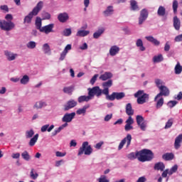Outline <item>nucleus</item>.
I'll use <instances>...</instances> for the list:
<instances>
[{
    "label": "nucleus",
    "mask_w": 182,
    "mask_h": 182,
    "mask_svg": "<svg viewBox=\"0 0 182 182\" xmlns=\"http://www.w3.org/2000/svg\"><path fill=\"white\" fill-rule=\"evenodd\" d=\"M145 38L148 40L149 42L154 43V45H156V46H158V45H160V42H159V41H157L153 36H146L145 37Z\"/></svg>",
    "instance_id": "473e14b6"
},
{
    "label": "nucleus",
    "mask_w": 182,
    "mask_h": 182,
    "mask_svg": "<svg viewBox=\"0 0 182 182\" xmlns=\"http://www.w3.org/2000/svg\"><path fill=\"white\" fill-rule=\"evenodd\" d=\"M33 134H35V132H33V129H31L26 132V139H31L33 137Z\"/></svg>",
    "instance_id": "49530a36"
},
{
    "label": "nucleus",
    "mask_w": 182,
    "mask_h": 182,
    "mask_svg": "<svg viewBox=\"0 0 182 182\" xmlns=\"http://www.w3.org/2000/svg\"><path fill=\"white\" fill-rule=\"evenodd\" d=\"M54 26H55V24L53 23L48 24L47 26L42 27L40 32H43L44 33H46L48 35V33H50V32H53Z\"/></svg>",
    "instance_id": "ddd939ff"
},
{
    "label": "nucleus",
    "mask_w": 182,
    "mask_h": 182,
    "mask_svg": "<svg viewBox=\"0 0 182 182\" xmlns=\"http://www.w3.org/2000/svg\"><path fill=\"white\" fill-rule=\"evenodd\" d=\"M88 95L89 96H91V98L93 97L95 95H96L97 97L102 96V89L98 86L93 87L92 88H88Z\"/></svg>",
    "instance_id": "0eeeda50"
},
{
    "label": "nucleus",
    "mask_w": 182,
    "mask_h": 182,
    "mask_svg": "<svg viewBox=\"0 0 182 182\" xmlns=\"http://www.w3.org/2000/svg\"><path fill=\"white\" fill-rule=\"evenodd\" d=\"M149 17V11L146 9H144L141 11L140 12V16L139 18V25H141L146 19Z\"/></svg>",
    "instance_id": "9b49d317"
},
{
    "label": "nucleus",
    "mask_w": 182,
    "mask_h": 182,
    "mask_svg": "<svg viewBox=\"0 0 182 182\" xmlns=\"http://www.w3.org/2000/svg\"><path fill=\"white\" fill-rule=\"evenodd\" d=\"M178 168V164H174L173 167H171V170H169L168 175L172 176L174 173H176L177 170Z\"/></svg>",
    "instance_id": "79ce46f5"
},
{
    "label": "nucleus",
    "mask_w": 182,
    "mask_h": 182,
    "mask_svg": "<svg viewBox=\"0 0 182 182\" xmlns=\"http://www.w3.org/2000/svg\"><path fill=\"white\" fill-rule=\"evenodd\" d=\"M182 143V134H179L176 137L175 142H174V147L176 150L180 149Z\"/></svg>",
    "instance_id": "dca6fc26"
},
{
    "label": "nucleus",
    "mask_w": 182,
    "mask_h": 182,
    "mask_svg": "<svg viewBox=\"0 0 182 182\" xmlns=\"http://www.w3.org/2000/svg\"><path fill=\"white\" fill-rule=\"evenodd\" d=\"M124 129H125L126 132L133 130V126H132V124H126V125L124 127Z\"/></svg>",
    "instance_id": "0e129e2a"
},
{
    "label": "nucleus",
    "mask_w": 182,
    "mask_h": 182,
    "mask_svg": "<svg viewBox=\"0 0 182 182\" xmlns=\"http://www.w3.org/2000/svg\"><path fill=\"white\" fill-rule=\"evenodd\" d=\"M170 48H171L170 43L169 41H166L164 47L165 51H169Z\"/></svg>",
    "instance_id": "338daca9"
},
{
    "label": "nucleus",
    "mask_w": 182,
    "mask_h": 182,
    "mask_svg": "<svg viewBox=\"0 0 182 182\" xmlns=\"http://www.w3.org/2000/svg\"><path fill=\"white\" fill-rule=\"evenodd\" d=\"M42 17H43V19L45 20V19H49L50 18V14L48 13V12H46V11H43L42 13Z\"/></svg>",
    "instance_id": "4d7b16f0"
},
{
    "label": "nucleus",
    "mask_w": 182,
    "mask_h": 182,
    "mask_svg": "<svg viewBox=\"0 0 182 182\" xmlns=\"http://www.w3.org/2000/svg\"><path fill=\"white\" fill-rule=\"evenodd\" d=\"M14 28L15 23L11 21L0 20V28L2 31L9 32V31H12Z\"/></svg>",
    "instance_id": "39448f33"
},
{
    "label": "nucleus",
    "mask_w": 182,
    "mask_h": 182,
    "mask_svg": "<svg viewBox=\"0 0 182 182\" xmlns=\"http://www.w3.org/2000/svg\"><path fill=\"white\" fill-rule=\"evenodd\" d=\"M28 49H35L36 48V43L35 41H30L27 43Z\"/></svg>",
    "instance_id": "09e8293b"
},
{
    "label": "nucleus",
    "mask_w": 182,
    "mask_h": 182,
    "mask_svg": "<svg viewBox=\"0 0 182 182\" xmlns=\"http://www.w3.org/2000/svg\"><path fill=\"white\" fill-rule=\"evenodd\" d=\"M175 41H182V34H178L175 37Z\"/></svg>",
    "instance_id": "774afa93"
},
{
    "label": "nucleus",
    "mask_w": 182,
    "mask_h": 182,
    "mask_svg": "<svg viewBox=\"0 0 182 182\" xmlns=\"http://www.w3.org/2000/svg\"><path fill=\"white\" fill-rule=\"evenodd\" d=\"M134 96L137 98L138 105H144L149 100V94L144 93V90H138Z\"/></svg>",
    "instance_id": "7ed1b4c3"
},
{
    "label": "nucleus",
    "mask_w": 182,
    "mask_h": 182,
    "mask_svg": "<svg viewBox=\"0 0 182 182\" xmlns=\"http://www.w3.org/2000/svg\"><path fill=\"white\" fill-rule=\"evenodd\" d=\"M113 77V74L112 73H105L104 74L101 75L100 79L101 80H107L108 79H112Z\"/></svg>",
    "instance_id": "5701e85b"
},
{
    "label": "nucleus",
    "mask_w": 182,
    "mask_h": 182,
    "mask_svg": "<svg viewBox=\"0 0 182 182\" xmlns=\"http://www.w3.org/2000/svg\"><path fill=\"white\" fill-rule=\"evenodd\" d=\"M164 17V20H166L168 13H166V9L165 7H163V6H161V16Z\"/></svg>",
    "instance_id": "37998d69"
},
{
    "label": "nucleus",
    "mask_w": 182,
    "mask_h": 182,
    "mask_svg": "<svg viewBox=\"0 0 182 182\" xmlns=\"http://www.w3.org/2000/svg\"><path fill=\"white\" fill-rule=\"evenodd\" d=\"M89 33H90V31H89L80 30L77 32L76 36L83 38L85 36H87V35H89Z\"/></svg>",
    "instance_id": "2f4dec72"
},
{
    "label": "nucleus",
    "mask_w": 182,
    "mask_h": 182,
    "mask_svg": "<svg viewBox=\"0 0 182 182\" xmlns=\"http://www.w3.org/2000/svg\"><path fill=\"white\" fill-rule=\"evenodd\" d=\"M45 106H46V102L39 101L35 104L34 107H36V109H42V107Z\"/></svg>",
    "instance_id": "58836bf2"
},
{
    "label": "nucleus",
    "mask_w": 182,
    "mask_h": 182,
    "mask_svg": "<svg viewBox=\"0 0 182 182\" xmlns=\"http://www.w3.org/2000/svg\"><path fill=\"white\" fill-rule=\"evenodd\" d=\"M102 95H105L107 100H109V96H110V95H109V88L104 87L103 90H102Z\"/></svg>",
    "instance_id": "6e6d98bb"
},
{
    "label": "nucleus",
    "mask_w": 182,
    "mask_h": 182,
    "mask_svg": "<svg viewBox=\"0 0 182 182\" xmlns=\"http://www.w3.org/2000/svg\"><path fill=\"white\" fill-rule=\"evenodd\" d=\"M58 19L62 23H65L69 19V15L68 13H60L58 16Z\"/></svg>",
    "instance_id": "4468645a"
},
{
    "label": "nucleus",
    "mask_w": 182,
    "mask_h": 182,
    "mask_svg": "<svg viewBox=\"0 0 182 182\" xmlns=\"http://www.w3.org/2000/svg\"><path fill=\"white\" fill-rule=\"evenodd\" d=\"M136 119L138 126H139L141 130L144 132L147 126V124H146V121H144V118L141 115H137Z\"/></svg>",
    "instance_id": "1a4fd4ad"
},
{
    "label": "nucleus",
    "mask_w": 182,
    "mask_h": 182,
    "mask_svg": "<svg viewBox=\"0 0 182 182\" xmlns=\"http://www.w3.org/2000/svg\"><path fill=\"white\" fill-rule=\"evenodd\" d=\"M120 51V48L117 46H113L109 49V55L111 56H116L117 53Z\"/></svg>",
    "instance_id": "a211bd4d"
},
{
    "label": "nucleus",
    "mask_w": 182,
    "mask_h": 182,
    "mask_svg": "<svg viewBox=\"0 0 182 182\" xmlns=\"http://www.w3.org/2000/svg\"><path fill=\"white\" fill-rule=\"evenodd\" d=\"M103 32H105V28H100L97 31L94 33L93 38H95V39H97Z\"/></svg>",
    "instance_id": "4c0bfd02"
},
{
    "label": "nucleus",
    "mask_w": 182,
    "mask_h": 182,
    "mask_svg": "<svg viewBox=\"0 0 182 182\" xmlns=\"http://www.w3.org/2000/svg\"><path fill=\"white\" fill-rule=\"evenodd\" d=\"M66 55H68V53H65V51H63L60 54V57L59 58V60H65V58H66Z\"/></svg>",
    "instance_id": "69168bd1"
},
{
    "label": "nucleus",
    "mask_w": 182,
    "mask_h": 182,
    "mask_svg": "<svg viewBox=\"0 0 182 182\" xmlns=\"http://www.w3.org/2000/svg\"><path fill=\"white\" fill-rule=\"evenodd\" d=\"M83 153L85 154V156H90V154L93 153V149H92V146L89 145V142L87 141L82 143V146L80 147L78 150L77 156H82Z\"/></svg>",
    "instance_id": "20e7f679"
},
{
    "label": "nucleus",
    "mask_w": 182,
    "mask_h": 182,
    "mask_svg": "<svg viewBox=\"0 0 182 182\" xmlns=\"http://www.w3.org/2000/svg\"><path fill=\"white\" fill-rule=\"evenodd\" d=\"M42 8H43V1H39L33 8L32 11L24 18L23 23H31V22H32V18H33V16H36V15L42 11Z\"/></svg>",
    "instance_id": "f257e3e1"
},
{
    "label": "nucleus",
    "mask_w": 182,
    "mask_h": 182,
    "mask_svg": "<svg viewBox=\"0 0 182 182\" xmlns=\"http://www.w3.org/2000/svg\"><path fill=\"white\" fill-rule=\"evenodd\" d=\"M170 95V90L166 86H161V96L168 97Z\"/></svg>",
    "instance_id": "6ab92c4d"
},
{
    "label": "nucleus",
    "mask_w": 182,
    "mask_h": 182,
    "mask_svg": "<svg viewBox=\"0 0 182 182\" xmlns=\"http://www.w3.org/2000/svg\"><path fill=\"white\" fill-rule=\"evenodd\" d=\"M126 113L128 116H133V114H134V110H133L132 107V104L128 103L126 105Z\"/></svg>",
    "instance_id": "4be33fe9"
},
{
    "label": "nucleus",
    "mask_w": 182,
    "mask_h": 182,
    "mask_svg": "<svg viewBox=\"0 0 182 182\" xmlns=\"http://www.w3.org/2000/svg\"><path fill=\"white\" fill-rule=\"evenodd\" d=\"M127 124H133L134 123V120H133V118L132 117V115H129V118L126 121Z\"/></svg>",
    "instance_id": "052dcab7"
},
{
    "label": "nucleus",
    "mask_w": 182,
    "mask_h": 182,
    "mask_svg": "<svg viewBox=\"0 0 182 182\" xmlns=\"http://www.w3.org/2000/svg\"><path fill=\"white\" fill-rule=\"evenodd\" d=\"M177 104L178 102H176V100H171L170 102H168V107L172 109L173 107H175Z\"/></svg>",
    "instance_id": "864d4df0"
},
{
    "label": "nucleus",
    "mask_w": 182,
    "mask_h": 182,
    "mask_svg": "<svg viewBox=\"0 0 182 182\" xmlns=\"http://www.w3.org/2000/svg\"><path fill=\"white\" fill-rule=\"evenodd\" d=\"M127 143V147H129L132 144V135L128 134L125 138H124L119 144L118 150H122Z\"/></svg>",
    "instance_id": "423d86ee"
},
{
    "label": "nucleus",
    "mask_w": 182,
    "mask_h": 182,
    "mask_svg": "<svg viewBox=\"0 0 182 182\" xmlns=\"http://www.w3.org/2000/svg\"><path fill=\"white\" fill-rule=\"evenodd\" d=\"M35 25L36 29L41 31L42 29V18L41 17H36Z\"/></svg>",
    "instance_id": "c756f323"
},
{
    "label": "nucleus",
    "mask_w": 182,
    "mask_h": 182,
    "mask_svg": "<svg viewBox=\"0 0 182 182\" xmlns=\"http://www.w3.org/2000/svg\"><path fill=\"white\" fill-rule=\"evenodd\" d=\"M68 123H64L63 125L60 126L55 131L56 132L57 134L60 133V132H62V130H63L65 129V127H68Z\"/></svg>",
    "instance_id": "8fccbe9b"
},
{
    "label": "nucleus",
    "mask_w": 182,
    "mask_h": 182,
    "mask_svg": "<svg viewBox=\"0 0 182 182\" xmlns=\"http://www.w3.org/2000/svg\"><path fill=\"white\" fill-rule=\"evenodd\" d=\"M92 97L88 95V96L82 95L78 97V103H82V102H89L91 100Z\"/></svg>",
    "instance_id": "bb28decb"
},
{
    "label": "nucleus",
    "mask_w": 182,
    "mask_h": 182,
    "mask_svg": "<svg viewBox=\"0 0 182 182\" xmlns=\"http://www.w3.org/2000/svg\"><path fill=\"white\" fill-rule=\"evenodd\" d=\"M154 159V154L150 149H144L139 151V161L146 163V161H151Z\"/></svg>",
    "instance_id": "f03ea898"
},
{
    "label": "nucleus",
    "mask_w": 182,
    "mask_h": 182,
    "mask_svg": "<svg viewBox=\"0 0 182 182\" xmlns=\"http://www.w3.org/2000/svg\"><path fill=\"white\" fill-rule=\"evenodd\" d=\"M113 85V81L112 80H109L107 82H105L102 83V87H107V89H109V87H112Z\"/></svg>",
    "instance_id": "ea45409f"
},
{
    "label": "nucleus",
    "mask_w": 182,
    "mask_h": 182,
    "mask_svg": "<svg viewBox=\"0 0 182 182\" xmlns=\"http://www.w3.org/2000/svg\"><path fill=\"white\" fill-rule=\"evenodd\" d=\"M42 50H43L44 53L50 55V46H49V44H43Z\"/></svg>",
    "instance_id": "72a5a7b5"
},
{
    "label": "nucleus",
    "mask_w": 182,
    "mask_h": 182,
    "mask_svg": "<svg viewBox=\"0 0 182 182\" xmlns=\"http://www.w3.org/2000/svg\"><path fill=\"white\" fill-rule=\"evenodd\" d=\"M154 101L156 102V108L159 109L160 107V93L155 97Z\"/></svg>",
    "instance_id": "5fc2aeb1"
},
{
    "label": "nucleus",
    "mask_w": 182,
    "mask_h": 182,
    "mask_svg": "<svg viewBox=\"0 0 182 182\" xmlns=\"http://www.w3.org/2000/svg\"><path fill=\"white\" fill-rule=\"evenodd\" d=\"M4 55L6 56L8 60H15L16 59V56H18L17 54H14L13 53H11L8 50L4 51Z\"/></svg>",
    "instance_id": "f3484780"
},
{
    "label": "nucleus",
    "mask_w": 182,
    "mask_h": 182,
    "mask_svg": "<svg viewBox=\"0 0 182 182\" xmlns=\"http://www.w3.org/2000/svg\"><path fill=\"white\" fill-rule=\"evenodd\" d=\"M76 106H77V102L74 100H70L64 105L63 110L68 112V110H70V109H73V107H76Z\"/></svg>",
    "instance_id": "f8f14e48"
},
{
    "label": "nucleus",
    "mask_w": 182,
    "mask_h": 182,
    "mask_svg": "<svg viewBox=\"0 0 182 182\" xmlns=\"http://www.w3.org/2000/svg\"><path fill=\"white\" fill-rule=\"evenodd\" d=\"M38 139H39V134H36L34 137L31 138L29 141V146L31 147H33L35 144H36V141H38Z\"/></svg>",
    "instance_id": "7c9ffc66"
},
{
    "label": "nucleus",
    "mask_w": 182,
    "mask_h": 182,
    "mask_svg": "<svg viewBox=\"0 0 182 182\" xmlns=\"http://www.w3.org/2000/svg\"><path fill=\"white\" fill-rule=\"evenodd\" d=\"M173 124V119H169L168 122H166V124L165 125V129H170Z\"/></svg>",
    "instance_id": "603ef678"
},
{
    "label": "nucleus",
    "mask_w": 182,
    "mask_h": 182,
    "mask_svg": "<svg viewBox=\"0 0 182 182\" xmlns=\"http://www.w3.org/2000/svg\"><path fill=\"white\" fill-rule=\"evenodd\" d=\"M173 27L176 30H180L181 26V21L180 18H178V16H174L173 18Z\"/></svg>",
    "instance_id": "2eb2a0df"
},
{
    "label": "nucleus",
    "mask_w": 182,
    "mask_h": 182,
    "mask_svg": "<svg viewBox=\"0 0 182 182\" xmlns=\"http://www.w3.org/2000/svg\"><path fill=\"white\" fill-rule=\"evenodd\" d=\"M63 36H70L72 35V29L70 28H65L63 31Z\"/></svg>",
    "instance_id": "de8ad7c7"
},
{
    "label": "nucleus",
    "mask_w": 182,
    "mask_h": 182,
    "mask_svg": "<svg viewBox=\"0 0 182 182\" xmlns=\"http://www.w3.org/2000/svg\"><path fill=\"white\" fill-rule=\"evenodd\" d=\"M76 116L75 112H71V113H66L64 114V116L62 118V122L63 123H70L73 119H75V117Z\"/></svg>",
    "instance_id": "9d476101"
},
{
    "label": "nucleus",
    "mask_w": 182,
    "mask_h": 182,
    "mask_svg": "<svg viewBox=\"0 0 182 182\" xmlns=\"http://www.w3.org/2000/svg\"><path fill=\"white\" fill-rule=\"evenodd\" d=\"M103 144H105V142L103 141H101L95 146V148L97 149V150H100Z\"/></svg>",
    "instance_id": "13d9d810"
},
{
    "label": "nucleus",
    "mask_w": 182,
    "mask_h": 182,
    "mask_svg": "<svg viewBox=\"0 0 182 182\" xmlns=\"http://www.w3.org/2000/svg\"><path fill=\"white\" fill-rule=\"evenodd\" d=\"M136 46L138 48H139L140 50H141V52H144V50H146V48H144V46H143V41H141V39H138L136 41Z\"/></svg>",
    "instance_id": "f704fd0d"
},
{
    "label": "nucleus",
    "mask_w": 182,
    "mask_h": 182,
    "mask_svg": "<svg viewBox=\"0 0 182 182\" xmlns=\"http://www.w3.org/2000/svg\"><path fill=\"white\" fill-rule=\"evenodd\" d=\"M30 177L32 178V180H36L38 177H39V174L35 171L34 168H31V172H30Z\"/></svg>",
    "instance_id": "c9c22d12"
},
{
    "label": "nucleus",
    "mask_w": 182,
    "mask_h": 182,
    "mask_svg": "<svg viewBox=\"0 0 182 182\" xmlns=\"http://www.w3.org/2000/svg\"><path fill=\"white\" fill-rule=\"evenodd\" d=\"M21 85H26L29 82V76L23 75V77L20 80Z\"/></svg>",
    "instance_id": "a19ab883"
},
{
    "label": "nucleus",
    "mask_w": 182,
    "mask_h": 182,
    "mask_svg": "<svg viewBox=\"0 0 182 182\" xmlns=\"http://www.w3.org/2000/svg\"><path fill=\"white\" fill-rule=\"evenodd\" d=\"M64 93H67L68 95H72V92H73V87H65L63 90Z\"/></svg>",
    "instance_id": "c03bdc74"
},
{
    "label": "nucleus",
    "mask_w": 182,
    "mask_h": 182,
    "mask_svg": "<svg viewBox=\"0 0 182 182\" xmlns=\"http://www.w3.org/2000/svg\"><path fill=\"white\" fill-rule=\"evenodd\" d=\"M173 11L174 14H176L178 11V0H173Z\"/></svg>",
    "instance_id": "a18cd8bd"
},
{
    "label": "nucleus",
    "mask_w": 182,
    "mask_h": 182,
    "mask_svg": "<svg viewBox=\"0 0 182 182\" xmlns=\"http://www.w3.org/2000/svg\"><path fill=\"white\" fill-rule=\"evenodd\" d=\"M153 62L154 63H159L160 62V55H155L153 58Z\"/></svg>",
    "instance_id": "e2e57ef3"
},
{
    "label": "nucleus",
    "mask_w": 182,
    "mask_h": 182,
    "mask_svg": "<svg viewBox=\"0 0 182 182\" xmlns=\"http://www.w3.org/2000/svg\"><path fill=\"white\" fill-rule=\"evenodd\" d=\"M98 182H110L109 179H107V176L105 175H102L99 178H98Z\"/></svg>",
    "instance_id": "3c124183"
},
{
    "label": "nucleus",
    "mask_w": 182,
    "mask_h": 182,
    "mask_svg": "<svg viewBox=\"0 0 182 182\" xmlns=\"http://www.w3.org/2000/svg\"><path fill=\"white\" fill-rule=\"evenodd\" d=\"M139 151H136L135 153L132 152L127 155V158L129 160H136V159H137L139 161Z\"/></svg>",
    "instance_id": "aec40b11"
},
{
    "label": "nucleus",
    "mask_w": 182,
    "mask_h": 182,
    "mask_svg": "<svg viewBox=\"0 0 182 182\" xmlns=\"http://www.w3.org/2000/svg\"><path fill=\"white\" fill-rule=\"evenodd\" d=\"M90 107V105H85L82 108H80L77 110V114H85L86 110Z\"/></svg>",
    "instance_id": "cd10ccee"
},
{
    "label": "nucleus",
    "mask_w": 182,
    "mask_h": 182,
    "mask_svg": "<svg viewBox=\"0 0 182 182\" xmlns=\"http://www.w3.org/2000/svg\"><path fill=\"white\" fill-rule=\"evenodd\" d=\"M56 157H65L66 156V152H60V151H56L55 152Z\"/></svg>",
    "instance_id": "680f3d73"
},
{
    "label": "nucleus",
    "mask_w": 182,
    "mask_h": 182,
    "mask_svg": "<svg viewBox=\"0 0 182 182\" xmlns=\"http://www.w3.org/2000/svg\"><path fill=\"white\" fill-rule=\"evenodd\" d=\"M113 6H109L105 11H104L103 14L105 16H110V15H113Z\"/></svg>",
    "instance_id": "c85d7f7f"
},
{
    "label": "nucleus",
    "mask_w": 182,
    "mask_h": 182,
    "mask_svg": "<svg viewBox=\"0 0 182 182\" xmlns=\"http://www.w3.org/2000/svg\"><path fill=\"white\" fill-rule=\"evenodd\" d=\"M130 6L132 11H140V8H139V5H137V1H136V0L130 1Z\"/></svg>",
    "instance_id": "393cba45"
},
{
    "label": "nucleus",
    "mask_w": 182,
    "mask_h": 182,
    "mask_svg": "<svg viewBox=\"0 0 182 182\" xmlns=\"http://www.w3.org/2000/svg\"><path fill=\"white\" fill-rule=\"evenodd\" d=\"M99 76V75L95 74L92 79L90 80V84L91 85H95L96 80H97V77Z\"/></svg>",
    "instance_id": "bf43d9fd"
},
{
    "label": "nucleus",
    "mask_w": 182,
    "mask_h": 182,
    "mask_svg": "<svg viewBox=\"0 0 182 182\" xmlns=\"http://www.w3.org/2000/svg\"><path fill=\"white\" fill-rule=\"evenodd\" d=\"M174 71L176 75H181L182 73V65L180 61H178L177 64H176Z\"/></svg>",
    "instance_id": "a878e982"
},
{
    "label": "nucleus",
    "mask_w": 182,
    "mask_h": 182,
    "mask_svg": "<svg viewBox=\"0 0 182 182\" xmlns=\"http://www.w3.org/2000/svg\"><path fill=\"white\" fill-rule=\"evenodd\" d=\"M126 94L124 92H112L110 96H108L109 100L113 102V100H122L125 97Z\"/></svg>",
    "instance_id": "6e6552de"
},
{
    "label": "nucleus",
    "mask_w": 182,
    "mask_h": 182,
    "mask_svg": "<svg viewBox=\"0 0 182 182\" xmlns=\"http://www.w3.org/2000/svg\"><path fill=\"white\" fill-rule=\"evenodd\" d=\"M53 129H55V125H50V127H49V124H46L44 126H43L41 129L42 133H45V132H52V130H53Z\"/></svg>",
    "instance_id": "b1692460"
},
{
    "label": "nucleus",
    "mask_w": 182,
    "mask_h": 182,
    "mask_svg": "<svg viewBox=\"0 0 182 182\" xmlns=\"http://www.w3.org/2000/svg\"><path fill=\"white\" fill-rule=\"evenodd\" d=\"M21 157L23 159V160H26V161H29L31 160V155H29V153L27 152V151H24L21 154Z\"/></svg>",
    "instance_id": "e433bc0d"
},
{
    "label": "nucleus",
    "mask_w": 182,
    "mask_h": 182,
    "mask_svg": "<svg viewBox=\"0 0 182 182\" xmlns=\"http://www.w3.org/2000/svg\"><path fill=\"white\" fill-rule=\"evenodd\" d=\"M174 157L175 155L173 154V153H165V154L162 156V159H164V160H165L166 161H170L171 160H173Z\"/></svg>",
    "instance_id": "412c9836"
}]
</instances>
